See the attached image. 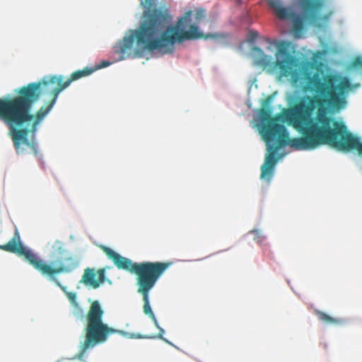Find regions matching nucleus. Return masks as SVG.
<instances>
[{"instance_id":"obj_1","label":"nucleus","mask_w":362,"mask_h":362,"mask_svg":"<svg viewBox=\"0 0 362 362\" xmlns=\"http://www.w3.org/2000/svg\"><path fill=\"white\" fill-rule=\"evenodd\" d=\"M291 43H276L275 66L281 76H291L295 86L302 85L304 91L315 92V96H304L291 108L284 109L274 118L269 110H259L260 134L267 143L265 158L276 157L279 148L289 146L295 150H311L327 144L341 152L357 153L362 157L361 138L349 132L342 122L327 115V108L339 111L347 103L350 91L359 86L347 76L327 74L322 79L317 74L312 76L289 51Z\"/></svg>"},{"instance_id":"obj_2","label":"nucleus","mask_w":362,"mask_h":362,"mask_svg":"<svg viewBox=\"0 0 362 362\" xmlns=\"http://www.w3.org/2000/svg\"><path fill=\"white\" fill-rule=\"evenodd\" d=\"M205 18L206 10L202 7L194 11H188L175 25L168 26L164 30L170 16L166 11L154 8L145 13L144 20L139 28L132 30L131 35L124 37L115 46V51L119 54V59L141 57L142 51L139 49L132 53L133 45L136 40L137 46L143 50L158 51L162 54H167L174 51L176 42L214 38L215 35H205L199 28V23Z\"/></svg>"},{"instance_id":"obj_3","label":"nucleus","mask_w":362,"mask_h":362,"mask_svg":"<svg viewBox=\"0 0 362 362\" xmlns=\"http://www.w3.org/2000/svg\"><path fill=\"white\" fill-rule=\"evenodd\" d=\"M95 69L88 67L74 71L69 78L63 75L48 76L41 81L23 86L15 92L17 96L23 127L34 135L38 124L52 110L59 94L72 81L91 74Z\"/></svg>"},{"instance_id":"obj_4","label":"nucleus","mask_w":362,"mask_h":362,"mask_svg":"<svg viewBox=\"0 0 362 362\" xmlns=\"http://www.w3.org/2000/svg\"><path fill=\"white\" fill-rule=\"evenodd\" d=\"M0 250L16 254L23 257L42 275L53 278L62 273H70L78 267L80 261L70 254L64 244L60 240H55L52 245V257L54 258L51 264L43 261L30 249L24 246L18 229L16 227L13 238L6 244L0 245Z\"/></svg>"},{"instance_id":"obj_5","label":"nucleus","mask_w":362,"mask_h":362,"mask_svg":"<svg viewBox=\"0 0 362 362\" xmlns=\"http://www.w3.org/2000/svg\"><path fill=\"white\" fill-rule=\"evenodd\" d=\"M100 248L119 269H124L136 274L137 292L142 296L144 300V313L153 321L156 327H158L156 317L150 306L149 292L169 267L170 263L160 262L134 263L129 259L121 256L105 245H100Z\"/></svg>"},{"instance_id":"obj_6","label":"nucleus","mask_w":362,"mask_h":362,"mask_svg":"<svg viewBox=\"0 0 362 362\" xmlns=\"http://www.w3.org/2000/svg\"><path fill=\"white\" fill-rule=\"evenodd\" d=\"M104 311L98 300L92 302L86 314L87 325L85 328L84 341L80 346L78 357L81 358L86 351L98 344L105 342L110 335L116 333L124 334V332L115 329L103 322Z\"/></svg>"},{"instance_id":"obj_7","label":"nucleus","mask_w":362,"mask_h":362,"mask_svg":"<svg viewBox=\"0 0 362 362\" xmlns=\"http://www.w3.org/2000/svg\"><path fill=\"white\" fill-rule=\"evenodd\" d=\"M0 119L9 128L16 148L21 144H29V128H23L17 96L11 98H0Z\"/></svg>"},{"instance_id":"obj_8","label":"nucleus","mask_w":362,"mask_h":362,"mask_svg":"<svg viewBox=\"0 0 362 362\" xmlns=\"http://www.w3.org/2000/svg\"><path fill=\"white\" fill-rule=\"evenodd\" d=\"M268 4L279 19L292 21L293 30L295 33H300L303 30V19L292 7L284 6L280 0H269Z\"/></svg>"},{"instance_id":"obj_9","label":"nucleus","mask_w":362,"mask_h":362,"mask_svg":"<svg viewBox=\"0 0 362 362\" xmlns=\"http://www.w3.org/2000/svg\"><path fill=\"white\" fill-rule=\"evenodd\" d=\"M105 269L101 268L98 271L95 269L87 268L82 276L81 282L88 286L98 288L100 284L105 282Z\"/></svg>"},{"instance_id":"obj_10","label":"nucleus","mask_w":362,"mask_h":362,"mask_svg":"<svg viewBox=\"0 0 362 362\" xmlns=\"http://www.w3.org/2000/svg\"><path fill=\"white\" fill-rule=\"evenodd\" d=\"M299 5L304 17L310 21L317 18L318 12L322 6V0H299Z\"/></svg>"},{"instance_id":"obj_11","label":"nucleus","mask_w":362,"mask_h":362,"mask_svg":"<svg viewBox=\"0 0 362 362\" xmlns=\"http://www.w3.org/2000/svg\"><path fill=\"white\" fill-rule=\"evenodd\" d=\"M279 160H264V163L261 166L260 179L269 183L272 180L276 164Z\"/></svg>"},{"instance_id":"obj_12","label":"nucleus","mask_w":362,"mask_h":362,"mask_svg":"<svg viewBox=\"0 0 362 362\" xmlns=\"http://www.w3.org/2000/svg\"><path fill=\"white\" fill-rule=\"evenodd\" d=\"M252 54L254 55V63L255 65L266 68L270 64L272 57L266 55L259 47H253Z\"/></svg>"},{"instance_id":"obj_13","label":"nucleus","mask_w":362,"mask_h":362,"mask_svg":"<svg viewBox=\"0 0 362 362\" xmlns=\"http://www.w3.org/2000/svg\"><path fill=\"white\" fill-rule=\"evenodd\" d=\"M315 313L318 319L327 325H341L346 322L345 320L343 318L332 317L325 313L318 310H316Z\"/></svg>"},{"instance_id":"obj_14","label":"nucleus","mask_w":362,"mask_h":362,"mask_svg":"<svg viewBox=\"0 0 362 362\" xmlns=\"http://www.w3.org/2000/svg\"><path fill=\"white\" fill-rule=\"evenodd\" d=\"M49 279L53 281L55 283V284L63 291V292L66 294V297L68 298V299L69 300V301L71 302V303L73 305L78 307V305L76 301V293L67 291L66 287L62 285L61 283L58 281V279L55 276H54L53 278H49Z\"/></svg>"},{"instance_id":"obj_15","label":"nucleus","mask_w":362,"mask_h":362,"mask_svg":"<svg viewBox=\"0 0 362 362\" xmlns=\"http://www.w3.org/2000/svg\"><path fill=\"white\" fill-rule=\"evenodd\" d=\"M351 66L354 68H362V57H356L352 63Z\"/></svg>"},{"instance_id":"obj_16","label":"nucleus","mask_w":362,"mask_h":362,"mask_svg":"<svg viewBox=\"0 0 362 362\" xmlns=\"http://www.w3.org/2000/svg\"><path fill=\"white\" fill-rule=\"evenodd\" d=\"M249 35H250V40L254 41L258 37V32L256 31V30H250L249 32Z\"/></svg>"},{"instance_id":"obj_17","label":"nucleus","mask_w":362,"mask_h":362,"mask_svg":"<svg viewBox=\"0 0 362 362\" xmlns=\"http://www.w3.org/2000/svg\"><path fill=\"white\" fill-rule=\"evenodd\" d=\"M132 338H136V339H150V338H155V337H148V336H143L141 334H132Z\"/></svg>"},{"instance_id":"obj_18","label":"nucleus","mask_w":362,"mask_h":362,"mask_svg":"<svg viewBox=\"0 0 362 362\" xmlns=\"http://www.w3.org/2000/svg\"><path fill=\"white\" fill-rule=\"evenodd\" d=\"M157 327L159 329V334H158V337H160V339H163L164 341H168L165 339H164L163 337V334L164 333V330L161 327H160L159 326Z\"/></svg>"},{"instance_id":"obj_19","label":"nucleus","mask_w":362,"mask_h":362,"mask_svg":"<svg viewBox=\"0 0 362 362\" xmlns=\"http://www.w3.org/2000/svg\"><path fill=\"white\" fill-rule=\"evenodd\" d=\"M110 64V62H109L107 61H103L102 64L100 66H99L98 68L106 67V66H109Z\"/></svg>"},{"instance_id":"obj_20","label":"nucleus","mask_w":362,"mask_h":362,"mask_svg":"<svg viewBox=\"0 0 362 362\" xmlns=\"http://www.w3.org/2000/svg\"><path fill=\"white\" fill-rule=\"evenodd\" d=\"M146 3H148V0H146ZM151 4V3L149 2V4Z\"/></svg>"}]
</instances>
